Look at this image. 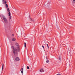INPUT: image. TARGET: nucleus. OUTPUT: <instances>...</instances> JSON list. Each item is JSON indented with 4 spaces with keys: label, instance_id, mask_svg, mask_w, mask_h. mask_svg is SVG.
I'll use <instances>...</instances> for the list:
<instances>
[{
    "label": "nucleus",
    "instance_id": "nucleus-1",
    "mask_svg": "<svg viewBox=\"0 0 75 75\" xmlns=\"http://www.w3.org/2000/svg\"><path fill=\"white\" fill-rule=\"evenodd\" d=\"M15 45L16 46V47L14 49V47L12 46V48L13 49V52L14 55L16 56V57L18 56V52L19 51V49H20V45L19 44L16 42L15 44Z\"/></svg>",
    "mask_w": 75,
    "mask_h": 75
},
{
    "label": "nucleus",
    "instance_id": "nucleus-2",
    "mask_svg": "<svg viewBox=\"0 0 75 75\" xmlns=\"http://www.w3.org/2000/svg\"><path fill=\"white\" fill-rule=\"evenodd\" d=\"M1 16L5 23L7 24V23H8V21H7V20L6 18L3 15H1Z\"/></svg>",
    "mask_w": 75,
    "mask_h": 75
},
{
    "label": "nucleus",
    "instance_id": "nucleus-3",
    "mask_svg": "<svg viewBox=\"0 0 75 75\" xmlns=\"http://www.w3.org/2000/svg\"><path fill=\"white\" fill-rule=\"evenodd\" d=\"M46 6L47 8H50V3H48Z\"/></svg>",
    "mask_w": 75,
    "mask_h": 75
},
{
    "label": "nucleus",
    "instance_id": "nucleus-4",
    "mask_svg": "<svg viewBox=\"0 0 75 75\" xmlns=\"http://www.w3.org/2000/svg\"><path fill=\"white\" fill-rule=\"evenodd\" d=\"M15 61H20V58H19L18 57H16L15 58Z\"/></svg>",
    "mask_w": 75,
    "mask_h": 75
},
{
    "label": "nucleus",
    "instance_id": "nucleus-5",
    "mask_svg": "<svg viewBox=\"0 0 75 75\" xmlns=\"http://www.w3.org/2000/svg\"><path fill=\"white\" fill-rule=\"evenodd\" d=\"M44 71L43 69H41L40 70V71L41 72H43Z\"/></svg>",
    "mask_w": 75,
    "mask_h": 75
},
{
    "label": "nucleus",
    "instance_id": "nucleus-6",
    "mask_svg": "<svg viewBox=\"0 0 75 75\" xmlns=\"http://www.w3.org/2000/svg\"><path fill=\"white\" fill-rule=\"evenodd\" d=\"M21 71L22 74H23V68H21Z\"/></svg>",
    "mask_w": 75,
    "mask_h": 75
},
{
    "label": "nucleus",
    "instance_id": "nucleus-7",
    "mask_svg": "<svg viewBox=\"0 0 75 75\" xmlns=\"http://www.w3.org/2000/svg\"><path fill=\"white\" fill-rule=\"evenodd\" d=\"M12 41H16V38H13L12 39Z\"/></svg>",
    "mask_w": 75,
    "mask_h": 75
},
{
    "label": "nucleus",
    "instance_id": "nucleus-8",
    "mask_svg": "<svg viewBox=\"0 0 75 75\" xmlns=\"http://www.w3.org/2000/svg\"><path fill=\"white\" fill-rule=\"evenodd\" d=\"M3 3L4 4H6L7 3V1H5L4 2V1H3Z\"/></svg>",
    "mask_w": 75,
    "mask_h": 75
},
{
    "label": "nucleus",
    "instance_id": "nucleus-9",
    "mask_svg": "<svg viewBox=\"0 0 75 75\" xmlns=\"http://www.w3.org/2000/svg\"><path fill=\"white\" fill-rule=\"evenodd\" d=\"M5 6H6V8H8V4H6L5 5Z\"/></svg>",
    "mask_w": 75,
    "mask_h": 75
},
{
    "label": "nucleus",
    "instance_id": "nucleus-10",
    "mask_svg": "<svg viewBox=\"0 0 75 75\" xmlns=\"http://www.w3.org/2000/svg\"><path fill=\"white\" fill-rule=\"evenodd\" d=\"M4 68V64H2V70L3 69V68Z\"/></svg>",
    "mask_w": 75,
    "mask_h": 75
},
{
    "label": "nucleus",
    "instance_id": "nucleus-11",
    "mask_svg": "<svg viewBox=\"0 0 75 75\" xmlns=\"http://www.w3.org/2000/svg\"><path fill=\"white\" fill-rule=\"evenodd\" d=\"M8 16H11V14L10 13V12H9L8 14Z\"/></svg>",
    "mask_w": 75,
    "mask_h": 75
},
{
    "label": "nucleus",
    "instance_id": "nucleus-12",
    "mask_svg": "<svg viewBox=\"0 0 75 75\" xmlns=\"http://www.w3.org/2000/svg\"><path fill=\"white\" fill-rule=\"evenodd\" d=\"M7 10L8 12H9V11H10V9H9V8H8L7 9Z\"/></svg>",
    "mask_w": 75,
    "mask_h": 75
},
{
    "label": "nucleus",
    "instance_id": "nucleus-13",
    "mask_svg": "<svg viewBox=\"0 0 75 75\" xmlns=\"http://www.w3.org/2000/svg\"><path fill=\"white\" fill-rule=\"evenodd\" d=\"M25 45V48L26 47V43L25 42L24 43Z\"/></svg>",
    "mask_w": 75,
    "mask_h": 75
},
{
    "label": "nucleus",
    "instance_id": "nucleus-14",
    "mask_svg": "<svg viewBox=\"0 0 75 75\" xmlns=\"http://www.w3.org/2000/svg\"><path fill=\"white\" fill-rule=\"evenodd\" d=\"M46 62L47 63H48V62H49V60H47L46 61Z\"/></svg>",
    "mask_w": 75,
    "mask_h": 75
},
{
    "label": "nucleus",
    "instance_id": "nucleus-15",
    "mask_svg": "<svg viewBox=\"0 0 75 75\" xmlns=\"http://www.w3.org/2000/svg\"><path fill=\"white\" fill-rule=\"evenodd\" d=\"M73 0V3H75V0Z\"/></svg>",
    "mask_w": 75,
    "mask_h": 75
},
{
    "label": "nucleus",
    "instance_id": "nucleus-16",
    "mask_svg": "<svg viewBox=\"0 0 75 75\" xmlns=\"http://www.w3.org/2000/svg\"><path fill=\"white\" fill-rule=\"evenodd\" d=\"M27 69H30V68L29 67L27 66Z\"/></svg>",
    "mask_w": 75,
    "mask_h": 75
},
{
    "label": "nucleus",
    "instance_id": "nucleus-17",
    "mask_svg": "<svg viewBox=\"0 0 75 75\" xmlns=\"http://www.w3.org/2000/svg\"><path fill=\"white\" fill-rule=\"evenodd\" d=\"M31 20L32 21H34V20L32 19H31Z\"/></svg>",
    "mask_w": 75,
    "mask_h": 75
},
{
    "label": "nucleus",
    "instance_id": "nucleus-18",
    "mask_svg": "<svg viewBox=\"0 0 75 75\" xmlns=\"http://www.w3.org/2000/svg\"><path fill=\"white\" fill-rule=\"evenodd\" d=\"M42 48H43L44 50H45L44 47V46L42 45Z\"/></svg>",
    "mask_w": 75,
    "mask_h": 75
},
{
    "label": "nucleus",
    "instance_id": "nucleus-19",
    "mask_svg": "<svg viewBox=\"0 0 75 75\" xmlns=\"http://www.w3.org/2000/svg\"><path fill=\"white\" fill-rule=\"evenodd\" d=\"M47 45L48 48H49V46H48V44H47Z\"/></svg>",
    "mask_w": 75,
    "mask_h": 75
},
{
    "label": "nucleus",
    "instance_id": "nucleus-20",
    "mask_svg": "<svg viewBox=\"0 0 75 75\" xmlns=\"http://www.w3.org/2000/svg\"><path fill=\"white\" fill-rule=\"evenodd\" d=\"M9 16V18L10 19H11V16Z\"/></svg>",
    "mask_w": 75,
    "mask_h": 75
},
{
    "label": "nucleus",
    "instance_id": "nucleus-21",
    "mask_svg": "<svg viewBox=\"0 0 75 75\" xmlns=\"http://www.w3.org/2000/svg\"><path fill=\"white\" fill-rule=\"evenodd\" d=\"M46 59H48V58H47V57H46Z\"/></svg>",
    "mask_w": 75,
    "mask_h": 75
},
{
    "label": "nucleus",
    "instance_id": "nucleus-22",
    "mask_svg": "<svg viewBox=\"0 0 75 75\" xmlns=\"http://www.w3.org/2000/svg\"><path fill=\"white\" fill-rule=\"evenodd\" d=\"M12 35H13V36L14 35V34H12Z\"/></svg>",
    "mask_w": 75,
    "mask_h": 75
},
{
    "label": "nucleus",
    "instance_id": "nucleus-23",
    "mask_svg": "<svg viewBox=\"0 0 75 75\" xmlns=\"http://www.w3.org/2000/svg\"><path fill=\"white\" fill-rule=\"evenodd\" d=\"M59 60H61V58H59Z\"/></svg>",
    "mask_w": 75,
    "mask_h": 75
},
{
    "label": "nucleus",
    "instance_id": "nucleus-24",
    "mask_svg": "<svg viewBox=\"0 0 75 75\" xmlns=\"http://www.w3.org/2000/svg\"><path fill=\"white\" fill-rule=\"evenodd\" d=\"M2 1H4V0H3Z\"/></svg>",
    "mask_w": 75,
    "mask_h": 75
},
{
    "label": "nucleus",
    "instance_id": "nucleus-25",
    "mask_svg": "<svg viewBox=\"0 0 75 75\" xmlns=\"http://www.w3.org/2000/svg\"><path fill=\"white\" fill-rule=\"evenodd\" d=\"M1 20H3V19H2V18H1Z\"/></svg>",
    "mask_w": 75,
    "mask_h": 75
},
{
    "label": "nucleus",
    "instance_id": "nucleus-26",
    "mask_svg": "<svg viewBox=\"0 0 75 75\" xmlns=\"http://www.w3.org/2000/svg\"><path fill=\"white\" fill-rule=\"evenodd\" d=\"M5 1H6V0H4Z\"/></svg>",
    "mask_w": 75,
    "mask_h": 75
}]
</instances>
